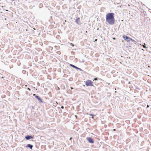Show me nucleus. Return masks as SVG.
<instances>
[{"label":"nucleus","instance_id":"nucleus-1","mask_svg":"<svg viewBox=\"0 0 151 151\" xmlns=\"http://www.w3.org/2000/svg\"><path fill=\"white\" fill-rule=\"evenodd\" d=\"M114 14L111 12L107 14L106 15V22L109 24L113 25L115 23Z\"/></svg>","mask_w":151,"mask_h":151},{"label":"nucleus","instance_id":"nucleus-2","mask_svg":"<svg viewBox=\"0 0 151 151\" xmlns=\"http://www.w3.org/2000/svg\"><path fill=\"white\" fill-rule=\"evenodd\" d=\"M93 82L91 80H87L86 81L85 84L87 86H94L93 85Z\"/></svg>","mask_w":151,"mask_h":151},{"label":"nucleus","instance_id":"nucleus-3","mask_svg":"<svg viewBox=\"0 0 151 151\" xmlns=\"http://www.w3.org/2000/svg\"><path fill=\"white\" fill-rule=\"evenodd\" d=\"M86 139L90 143L93 144L94 143V141L91 137H88L86 138Z\"/></svg>","mask_w":151,"mask_h":151},{"label":"nucleus","instance_id":"nucleus-4","mask_svg":"<svg viewBox=\"0 0 151 151\" xmlns=\"http://www.w3.org/2000/svg\"><path fill=\"white\" fill-rule=\"evenodd\" d=\"M33 96H35L36 98L38 100L40 103H42L43 101L42 100V99L39 96L35 94H34Z\"/></svg>","mask_w":151,"mask_h":151},{"label":"nucleus","instance_id":"nucleus-5","mask_svg":"<svg viewBox=\"0 0 151 151\" xmlns=\"http://www.w3.org/2000/svg\"><path fill=\"white\" fill-rule=\"evenodd\" d=\"M122 37L125 40H126L128 42H129L130 37H127L124 35Z\"/></svg>","mask_w":151,"mask_h":151},{"label":"nucleus","instance_id":"nucleus-6","mask_svg":"<svg viewBox=\"0 0 151 151\" xmlns=\"http://www.w3.org/2000/svg\"><path fill=\"white\" fill-rule=\"evenodd\" d=\"M25 138L27 140H29L31 139H33V137L31 135H27L25 137Z\"/></svg>","mask_w":151,"mask_h":151},{"label":"nucleus","instance_id":"nucleus-7","mask_svg":"<svg viewBox=\"0 0 151 151\" xmlns=\"http://www.w3.org/2000/svg\"><path fill=\"white\" fill-rule=\"evenodd\" d=\"M75 22L78 24L80 25L81 24L80 19L79 17L77 18L75 20Z\"/></svg>","mask_w":151,"mask_h":151},{"label":"nucleus","instance_id":"nucleus-8","mask_svg":"<svg viewBox=\"0 0 151 151\" xmlns=\"http://www.w3.org/2000/svg\"><path fill=\"white\" fill-rule=\"evenodd\" d=\"M33 146L32 145H31L30 144H28L26 146V147H28L30 149H32L33 147Z\"/></svg>","mask_w":151,"mask_h":151},{"label":"nucleus","instance_id":"nucleus-9","mask_svg":"<svg viewBox=\"0 0 151 151\" xmlns=\"http://www.w3.org/2000/svg\"><path fill=\"white\" fill-rule=\"evenodd\" d=\"M70 66L72 67H73L74 68H75L76 69H77L78 68V67H77V66H75V65H73L72 64H70Z\"/></svg>","mask_w":151,"mask_h":151},{"label":"nucleus","instance_id":"nucleus-10","mask_svg":"<svg viewBox=\"0 0 151 151\" xmlns=\"http://www.w3.org/2000/svg\"><path fill=\"white\" fill-rule=\"evenodd\" d=\"M89 115L90 116H92V118L93 119V116H95V115H94L93 114H89Z\"/></svg>","mask_w":151,"mask_h":151},{"label":"nucleus","instance_id":"nucleus-11","mask_svg":"<svg viewBox=\"0 0 151 151\" xmlns=\"http://www.w3.org/2000/svg\"><path fill=\"white\" fill-rule=\"evenodd\" d=\"M132 41V42H135V41L134 40L132 39L131 38H130L129 41Z\"/></svg>","mask_w":151,"mask_h":151},{"label":"nucleus","instance_id":"nucleus-12","mask_svg":"<svg viewBox=\"0 0 151 151\" xmlns=\"http://www.w3.org/2000/svg\"><path fill=\"white\" fill-rule=\"evenodd\" d=\"M76 69L79 70H80V71H83V70L82 69H81V68H79L78 67V68L77 69Z\"/></svg>","mask_w":151,"mask_h":151},{"label":"nucleus","instance_id":"nucleus-13","mask_svg":"<svg viewBox=\"0 0 151 151\" xmlns=\"http://www.w3.org/2000/svg\"><path fill=\"white\" fill-rule=\"evenodd\" d=\"M30 109H34V107L33 106H31L30 107Z\"/></svg>","mask_w":151,"mask_h":151},{"label":"nucleus","instance_id":"nucleus-14","mask_svg":"<svg viewBox=\"0 0 151 151\" xmlns=\"http://www.w3.org/2000/svg\"><path fill=\"white\" fill-rule=\"evenodd\" d=\"M142 46H143V47H144V48H146V46H145V45H142Z\"/></svg>","mask_w":151,"mask_h":151},{"label":"nucleus","instance_id":"nucleus-15","mask_svg":"<svg viewBox=\"0 0 151 151\" xmlns=\"http://www.w3.org/2000/svg\"><path fill=\"white\" fill-rule=\"evenodd\" d=\"M94 80L96 81L98 80V79L97 78H95L94 79Z\"/></svg>","mask_w":151,"mask_h":151},{"label":"nucleus","instance_id":"nucleus-16","mask_svg":"<svg viewBox=\"0 0 151 151\" xmlns=\"http://www.w3.org/2000/svg\"><path fill=\"white\" fill-rule=\"evenodd\" d=\"M61 108L62 109H63L64 108V107L63 106H61Z\"/></svg>","mask_w":151,"mask_h":151},{"label":"nucleus","instance_id":"nucleus-17","mask_svg":"<svg viewBox=\"0 0 151 151\" xmlns=\"http://www.w3.org/2000/svg\"><path fill=\"white\" fill-rule=\"evenodd\" d=\"M85 62V61L84 60H82V62L84 63Z\"/></svg>","mask_w":151,"mask_h":151},{"label":"nucleus","instance_id":"nucleus-18","mask_svg":"<svg viewBox=\"0 0 151 151\" xmlns=\"http://www.w3.org/2000/svg\"><path fill=\"white\" fill-rule=\"evenodd\" d=\"M27 89H28V90H29V91H30V89L29 88H27Z\"/></svg>","mask_w":151,"mask_h":151},{"label":"nucleus","instance_id":"nucleus-19","mask_svg":"<svg viewBox=\"0 0 151 151\" xmlns=\"http://www.w3.org/2000/svg\"><path fill=\"white\" fill-rule=\"evenodd\" d=\"M71 45H72V46H74V45L73 44H72V43L71 44Z\"/></svg>","mask_w":151,"mask_h":151},{"label":"nucleus","instance_id":"nucleus-20","mask_svg":"<svg viewBox=\"0 0 151 151\" xmlns=\"http://www.w3.org/2000/svg\"><path fill=\"white\" fill-rule=\"evenodd\" d=\"M136 89H138V90H139V88H136Z\"/></svg>","mask_w":151,"mask_h":151},{"label":"nucleus","instance_id":"nucleus-21","mask_svg":"<svg viewBox=\"0 0 151 151\" xmlns=\"http://www.w3.org/2000/svg\"><path fill=\"white\" fill-rule=\"evenodd\" d=\"M72 139V138L71 137L70 138V140H71Z\"/></svg>","mask_w":151,"mask_h":151},{"label":"nucleus","instance_id":"nucleus-22","mask_svg":"<svg viewBox=\"0 0 151 151\" xmlns=\"http://www.w3.org/2000/svg\"><path fill=\"white\" fill-rule=\"evenodd\" d=\"M71 89H73V88L71 87L70 88Z\"/></svg>","mask_w":151,"mask_h":151},{"label":"nucleus","instance_id":"nucleus-23","mask_svg":"<svg viewBox=\"0 0 151 151\" xmlns=\"http://www.w3.org/2000/svg\"><path fill=\"white\" fill-rule=\"evenodd\" d=\"M115 38H113V39L114 40H115Z\"/></svg>","mask_w":151,"mask_h":151},{"label":"nucleus","instance_id":"nucleus-24","mask_svg":"<svg viewBox=\"0 0 151 151\" xmlns=\"http://www.w3.org/2000/svg\"><path fill=\"white\" fill-rule=\"evenodd\" d=\"M114 130L115 131V129H114Z\"/></svg>","mask_w":151,"mask_h":151},{"label":"nucleus","instance_id":"nucleus-25","mask_svg":"<svg viewBox=\"0 0 151 151\" xmlns=\"http://www.w3.org/2000/svg\"><path fill=\"white\" fill-rule=\"evenodd\" d=\"M99 29V28H98L97 29V30H98Z\"/></svg>","mask_w":151,"mask_h":151},{"label":"nucleus","instance_id":"nucleus-26","mask_svg":"<svg viewBox=\"0 0 151 151\" xmlns=\"http://www.w3.org/2000/svg\"><path fill=\"white\" fill-rule=\"evenodd\" d=\"M149 107V105H148V107Z\"/></svg>","mask_w":151,"mask_h":151}]
</instances>
